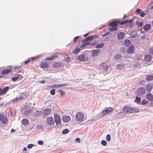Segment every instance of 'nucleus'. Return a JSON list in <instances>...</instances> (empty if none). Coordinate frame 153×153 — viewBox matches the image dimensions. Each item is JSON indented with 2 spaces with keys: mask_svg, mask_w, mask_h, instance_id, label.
<instances>
[{
  "mask_svg": "<svg viewBox=\"0 0 153 153\" xmlns=\"http://www.w3.org/2000/svg\"><path fill=\"white\" fill-rule=\"evenodd\" d=\"M123 111L124 112L129 113H134L138 111V110L136 108L131 107L127 106L123 107Z\"/></svg>",
  "mask_w": 153,
  "mask_h": 153,
  "instance_id": "nucleus-1",
  "label": "nucleus"
},
{
  "mask_svg": "<svg viewBox=\"0 0 153 153\" xmlns=\"http://www.w3.org/2000/svg\"><path fill=\"white\" fill-rule=\"evenodd\" d=\"M76 120L78 122H82L84 121V114L81 111L78 112L76 114Z\"/></svg>",
  "mask_w": 153,
  "mask_h": 153,
  "instance_id": "nucleus-2",
  "label": "nucleus"
},
{
  "mask_svg": "<svg viewBox=\"0 0 153 153\" xmlns=\"http://www.w3.org/2000/svg\"><path fill=\"white\" fill-rule=\"evenodd\" d=\"M46 122V125L50 127L53 126L55 124L54 118L51 116L47 118Z\"/></svg>",
  "mask_w": 153,
  "mask_h": 153,
  "instance_id": "nucleus-3",
  "label": "nucleus"
},
{
  "mask_svg": "<svg viewBox=\"0 0 153 153\" xmlns=\"http://www.w3.org/2000/svg\"><path fill=\"white\" fill-rule=\"evenodd\" d=\"M128 21H113L109 23V25L110 26H114L117 27L118 23L120 25H122L127 23Z\"/></svg>",
  "mask_w": 153,
  "mask_h": 153,
  "instance_id": "nucleus-4",
  "label": "nucleus"
},
{
  "mask_svg": "<svg viewBox=\"0 0 153 153\" xmlns=\"http://www.w3.org/2000/svg\"><path fill=\"white\" fill-rule=\"evenodd\" d=\"M54 121L55 123L57 125L61 123V120L59 115L57 113H55L53 114Z\"/></svg>",
  "mask_w": 153,
  "mask_h": 153,
  "instance_id": "nucleus-5",
  "label": "nucleus"
},
{
  "mask_svg": "<svg viewBox=\"0 0 153 153\" xmlns=\"http://www.w3.org/2000/svg\"><path fill=\"white\" fill-rule=\"evenodd\" d=\"M113 108L111 107L106 108L104 109L101 113L102 116H104L112 111Z\"/></svg>",
  "mask_w": 153,
  "mask_h": 153,
  "instance_id": "nucleus-6",
  "label": "nucleus"
},
{
  "mask_svg": "<svg viewBox=\"0 0 153 153\" xmlns=\"http://www.w3.org/2000/svg\"><path fill=\"white\" fill-rule=\"evenodd\" d=\"M137 94L139 96H141L145 94L146 91L145 88L143 87H140L137 90Z\"/></svg>",
  "mask_w": 153,
  "mask_h": 153,
  "instance_id": "nucleus-7",
  "label": "nucleus"
},
{
  "mask_svg": "<svg viewBox=\"0 0 153 153\" xmlns=\"http://www.w3.org/2000/svg\"><path fill=\"white\" fill-rule=\"evenodd\" d=\"M77 59L79 60L82 61H87L88 59V58L85 56V55L83 54L80 55L79 56Z\"/></svg>",
  "mask_w": 153,
  "mask_h": 153,
  "instance_id": "nucleus-8",
  "label": "nucleus"
},
{
  "mask_svg": "<svg viewBox=\"0 0 153 153\" xmlns=\"http://www.w3.org/2000/svg\"><path fill=\"white\" fill-rule=\"evenodd\" d=\"M0 120L1 121L4 123H7L8 121L7 117L2 114H0Z\"/></svg>",
  "mask_w": 153,
  "mask_h": 153,
  "instance_id": "nucleus-9",
  "label": "nucleus"
},
{
  "mask_svg": "<svg viewBox=\"0 0 153 153\" xmlns=\"http://www.w3.org/2000/svg\"><path fill=\"white\" fill-rule=\"evenodd\" d=\"M15 77H13L11 79V80L13 82H15L17 80L19 79V80H21L22 78V76L20 74H17L15 76Z\"/></svg>",
  "mask_w": 153,
  "mask_h": 153,
  "instance_id": "nucleus-10",
  "label": "nucleus"
},
{
  "mask_svg": "<svg viewBox=\"0 0 153 153\" xmlns=\"http://www.w3.org/2000/svg\"><path fill=\"white\" fill-rule=\"evenodd\" d=\"M52 112L51 109L50 108H47L44 109L43 113L44 115L47 116L50 114Z\"/></svg>",
  "mask_w": 153,
  "mask_h": 153,
  "instance_id": "nucleus-11",
  "label": "nucleus"
},
{
  "mask_svg": "<svg viewBox=\"0 0 153 153\" xmlns=\"http://www.w3.org/2000/svg\"><path fill=\"white\" fill-rule=\"evenodd\" d=\"M100 52V51L99 50H94L92 51V56L94 57L97 56Z\"/></svg>",
  "mask_w": 153,
  "mask_h": 153,
  "instance_id": "nucleus-12",
  "label": "nucleus"
},
{
  "mask_svg": "<svg viewBox=\"0 0 153 153\" xmlns=\"http://www.w3.org/2000/svg\"><path fill=\"white\" fill-rule=\"evenodd\" d=\"M153 88V85L152 84H149L146 85V90L148 91H150Z\"/></svg>",
  "mask_w": 153,
  "mask_h": 153,
  "instance_id": "nucleus-13",
  "label": "nucleus"
},
{
  "mask_svg": "<svg viewBox=\"0 0 153 153\" xmlns=\"http://www.w3.org/2000/svg\"><path fill=\"white\" fill-rule=\"evenodd\" d=\"M9 88L7 86L2 90L0 89V95H2L7 92L9 89Z\"/></svg>",
  "mask_w": 153,
  "mask_h": 153,
  "instance_id": "nucleus-14",
  "label": "nucleus"
},
{
  "mask_svg": "<svg viewBox=\"0 0 153 153\" xmlns=\"http://www.w3.org/2000/svg\"><path fill=\"white\" fill-rule=\"evenodd\" d=\"M67 85V84H55L52 86V88H58L61 87H63Z\"/></svg>",
  "mask_w": 153,
  "mask_h": 153,
  "instance_id": "nucleus-15",
  "label": "nucleus"
},
{
  "mask_svg": "<svg viewBox=\"0 0 153 153\" xmlns=\"http://www.w3.org/2000/svg\"><path fill=\"white\" fill-rule=\"evenodd\" d=\"M71 117L69 116L65 115L63 116L62 120L65 122H68L71 120Z\"/></svg>",
  "mask_w": 153,
  "mask_h": 153,
  "instance_id": "nucleus-16",
  "label": "nucleus"
},
{
  "mask_svg": "<svg viewBox=\"0 0 153 153\" xmlns=\"http://www.w3.org/2000/svg\"><path fill=\"white\" fill-rule=\"evenodd\" d=\"M152 56L149 54L146 55L144 57V59L148 62H149L151 60Z\"/></svg>",
  "mask_w": 153,
  "mask_h": 153,
  "instance_id": "nucleus-17",
  "label": "nucleus"
},
{
  "mask_svg": "<svg viewBox=\"0 0 153 153\" xmlns=\"http://www.w3.org/2000/svg\"><path fill=\"white\" fill-rule=\"evenodd\" d=\"M58 57V56L56 55H54L51 56V57H48L46 58L45 60H51L55 59L56 58Z\"/></svg>",
  "mask_w": 153,
  "mask_h": 153,
  "instance_id": "nucleus-18",
  "label": "nucleus"
},
{
  "mask_svg": "<svg viewBox=\"0 0 153 153\" xmlns=\"http://www.w3.org/2000/svg\"><path fill=\"white\" fill-rule=\"evenodd\" d=\"M134 47L133 46H130L127 50V52L128 53L132 54L134 52Z\"/></svg>",
  "mask_w": 153,
  "mask_h": 153,
  "instance_id": "nucleus-19",
  "label": "nucleus"
},
{
  "mask_svg": "<svg viewBox=\"0 0 153 153\" xmlns=\"http://www.w3.org/2000/svg\"><path fill=\"white\" fill-rule=\"evenodd\" d=\"M11 71V70L10 69H5L1 71V74H6L10 72Z\"/></svg>",
  "mask_w": 153,
  "mask_h": 153,
  "instance_id": "nucleus-20",
  "label": "nucleus"
},
{
  "mask_svg": "<svg viewBox=\"0 0 153 153\" xmlns=\"http://www.w3.org/2000/svg\"><path fill=\"white\" fill-rule=\"evenodd\" d=\"M41 67L43 68H46L48 67L49 65L48 64L45 62H43L41 63L40 65Z\"/></svg>",
  "mask_w": 153,
  "mask_h": 153,
  "instance_id": "nucleus-21",
  "label": "nucleus"
},
{
  "mask_svg": "<svg viewBox=\"0 0 153 153\" xmlns=\"http://www.w3.org/2000/svg\"><path fill=\"white\" fill-rule=\"evenodd\" d=\"M90 44V43L88 42H86L85 43L83 44H82L80 46V47L82 49H83L85 48H86V47L88 45H89Z\"/></svg>",
  "mask_w": 153,
  "mask_h": 153,
  "instance_id": "nucleus-22",
  "label": "nucleus"
},
{
  "mask_svg": "<svg viewBox=\"0 0 153 153\" xmlns=\"http://www.w3.org/2000/svg\"><path fill=\"white\" fill-rule=\"evenodd\" d=\"M124 45L126 46H128L130 45L131 43L130 41L128 39H126L123 42Z\"/></svg>",
  "mask_w": 153,
  "mask_h": 153,
  "instance_id": "nucleus-23",
  "label": "nucleus"
},
{
  "mask_svg": "<svg viewBox=\"0 0 153 153\" xmlns=\"http://www.w3.org/2000/svg\"><path fill=\"white\" fill-rule=\"evenodd\" d=\"M124 36V33L123 32H120L117 35L118 38L119 39H121L123 38Z\"/></svg>",
  "mask_w": 153,
  "mask_h": 153,
  "instance_id": "nucleus-24",
  "label": "nucleus"
},
{
  "mask_svg": "<svg viewBox=\"0 0 153 153\" xmlns=\"http://www.w3.org/2000/svg\"><path fill=\"white\" fill-rule=\"evenodd\" d=\"M151 27V25L150 24H147L145 25L143 29L146 31L148 30Z\"/></svg>",
  "mask_w": 153,
  "mask_h": 153,
  "instance_id": "nucleus-25",
  "label": "nucleus"
},
{
  "mask_svg": "<svg viewBox=\"0 0 153 153\" xmlns=\"http://www.w3.org/2000/svg\"><path fill=\"white\" fill-rule=\"evenodd\" d=\"M96 36V35L88 36V37L85 38V40L86 41L91 40H92L95 37V36Z\"/></svg>",
  "mask_w": 153,
  "mask_h": 153,
  "instance_id": "nucleus-26",
  "label": "nucleus"
},
{
  "mask_svg": "<svg viewBox=\"0 0 153 153\" xmlns=\"http://www.w3.org/2000/svg\"><path fill=\"white\" fill-rule=\"evenodd\" d=\"M109 27V30L111 31H113L116 30L117 29V27L114 26H110Z\"/></svg>",
  "mask_w": 153,
  "mask_h": 153,
  "instance_id": "nucleus-27",
  "label": "nucleus"
},
{
  "mask_svg": "<svg viewBox=\"0 0 153 153\" xmlns=\"http://www.w3.org/2000/svg\"><path fill=\"white\" fill-rule=\"evenodd\" d=\"M146 79L147 81H151L153 79V75H149L146 76Z\"/></svg>",
  "mask_w": 153,
  "mask_h": 153,
  "instance_id": "nucleus-28",
  "label": "nucleus"
},
{
  "mask_svg": "<svg viewBox=\"0 0 153 153\" xmlns=\"http://www.w3.org/2000/svg\"><path fill=\"white\" fill-rule=\"evenodd\" d=\"M23 124L25 125H26L29 123L28 121L26 119H23L22 121Z\"/></svg>",
  "mask_w": 153,
  "mask_h": 153,
  "instance_id": "nucleus-29",
  "label": "nucleus"
},
{
  "mask_svg": "<svg viewBox=\"0 0 153 153\" xmlns=\"http://www.w3.org/2000/svg\"><path fill=\"white\" fill-rule=\"evenodd\" d=\"M104 45V44L103 43H101L100 44L96 45L95 46V48H102Z\"/></svg>",
  "mask_w": 153,
  "mask_h": 153,
  "instance_id": "nucleus-30",
  "label": "nucleus"
},
{
  "mask_svg": "<svg viewBox=\"0 0 153 153\" xmlns=\"http://www.w3.org/2000/svg\"><path fill=\"white\" fill-rule=\"evenodd\" d=\"M122 57V56L120 54H117L115 55L114 56V59L116 60H118L120 59Z\"/></svg>",
  "mask_w": 153,
  "mask_h": 153,
  "instance_id": "nucleus-31",
  "label": "nucleus"
},
{
  "mask_svg": "<svg viewBox=\"0 0 153 153\" xmlns=\"http://www.w3.org/2000/svg\"><path fill=\"white\" fill-rule=\"evenodd\" d=\"M135 101L136 103L139 104L140 102L141 98L140 97L136 96V98Z\"/></svg>",
  "mask_w": 153,
  "mask_h": 153,
  "instance_id": "nucleus-32",
  "label": "nucleus"
},
{
  "mask_svg": "<svg viewBox=\"0 0 153 153\" xmlns=\"http://www.w3.org/2000/svg\"><path fill=\"white\" fill-rule=\"evenodd\" d=\"M35 58H33L31 57L29 58L28 60L25 61L24 62L25 64H27L29 62H30L31 61H32L33 59H34Z\"/></svg>",
  "mask_w": 153,
  "mask_h": 153,
  "instance_id": "nucleus-33",
  "label": "nucleus"
},
{
  "mask_svg": "<svg viewBox=\"0 0 153 153\" xmlns=\"http://www.w3.org/2000/svg\"><path fill=\"white\" fill-rule=\"evenodd\" d=\"M32 111V109H30V110H27L25 112V114L26 115H28Z\"/></svg>",
  "mask_w": 153,
  "mask_h": 153,
  "instance_id": "nucleus-34",
  "label": "nucleus"
},
{
  "mask_svg": "<svg viewBox=\"0 0 153 153\" xmlns=\"http://www.w3.org/2000/svg\"><path fill=\"white\" fill-rule=\"evenodd\" d=\"M80 51V50L79 48H76V49L74 50L73 51L74 53H77Z\"/></svg>",
  "mask_w": 153,
  "mask_h": 153,
  "instance_id": "nucleus-35",
  "label": "nucleus"
},
{
  "mask_svg": "<svg viewBox=\"0 0 153 153\" xmlns=\"http://www.w3.org/2000/svg\"><path fill=\"white\" fill-rule=\"evenodd\" d=\"M60 65V64L58 62H55L54 64H53V66L54 67H58Z\"/></svg>",
  "mask_w": 153,
  "mask_h": 153,
  "instance_id": "nucleus-36",
  "label": "nucleus"
},
{
  "mask_svg": "<svg viewBox=\"0 0 153 153\" xmlns=\"http://www.w3.org/2000/svg\"><path fill=\"white\" fill-rule=\"evenodd\" d=\"M41 112V111H36V112H35L34 114V115L36 116H39Z\"/></svg>",
  "mask_w": 153,
  "mask_h": 153,
  "instance_id": "nucleus-37",
  "label": "nucleus"
},
{
  "mask_svg": "<svg viewBox=\"0 0 153 153\" xmlns=\"http://www.w3.org/2000/svg\"><path fill=\"white\" fill-rule=\"evenodd\" d=\"M102 66H103V68L106 71H107L108 69V66L106 65V64L104 63H103L102 64Z\"/></svg>",
  "mask_w": 153,
  "mask_h": 153,
  "instance_id": "nucleus-38",
  "label": "nucleus"
},
{
  "mask_svg": "<svg viewBox=\"0 0 153 153\" xmlns=\"http://www.w3.org/2000/svg\"><path fill=\"white\" fill-rule=\"evenodd\" d=\"M146 98L150 101H153V96H146Z\"/></svg>",
  "mask_w": 153,
  "mask_h": 153,
  "instance_id": "nucleus-39",
  "label": "nucleus"
},
{
  "mask_svg": "<svg viewBox=\"0 0 153 153\" xmlns=\"http://www.w3.org/2000/svg\"><path fill=\"white\" fill-rule=\"evenodd\" d=\"M68 132L69 131L68 129H65L62 131V133L63 134H66L68 133Z\"/></svg>",
  "mask_w": 153,
  "mask_h": 153,
  "instance_id": "nucleus-40",
  "label": "nucleus"
},
{
  "mask_svg": "<svg viewBox=\"0 0 153 153\" xmlns=\"http://www.w3.org/2000/svg\"><path fill=\"white\" fill-rule=\"evenodd\" d=\"M101 144L104 146H105L107 145L106 142L104 140H102L101 141Z\"/></svg>",
  "mask_w": 153,
  "mask_h": 153,
  "instance_id": "nucleus-41",
  "label": "nucleus"
},
{
  "mask_svg": "<svg viewBox=\"0 0 153 153\" xmlns=\"http://www.w3.org/2000/svg\"><path fill=\"white\" fill-rule=\"evenodd\" d=\"M21 99H22L21 97H20L19 98H16L14 99L13 100V102H16L17 101L20 100Z\"/></svg>",
  "mask_w": 153,
  "mask_h": 153,
  "instance_id": "nucleus-42",
  "label": "nucleus"
},
{
  "mask_svg": "<svg viewBox=\"0 0 153 153\" xmlns=\"http://www.w3.org/2000/svg\"><path fill=\"white\" fill-rule=\"evenodd\" d=\"M106 140L107 141H109L110 140L111 137H110V135L109 134H107L106 135Z\"/></svg>",
  "mask_w": 153,
  "mask_h": 153,
  "instance_id": "nucleus-43",
  "label": "nucleus"
},
{
  "mask_svg": "<svg viewBox=\"0 0 153 153\" xmlns=\"http://www.w3.org/2000/svg\"><path fill=\"white\" fill-rule=\"evenodd\" d=\"M147 102L148 101L146 100H144L142 101L141 104L142 105H144L147 103Z\"/></svg>",
  "mask_w": 153,
  "mask_h": 153,
  "instance_id": "nucleus-44",
  "label": "nucleus"
},
{
  "mask_svg": "<svg viewBox=\"0 0 153 153\" xmlns=\"http://www.w3.org/2000/svg\"><path fill=\"white\" fill-rule=\"evenodd\" d=\"M55 89H52L50 91V93L52 95H54L55 94Z\"/></svg>",
  "mask_w": 153,
  "mask_h": 153,
  "instance_id": "nucleus-45",
  "label": "nucleus"
},
{
  "mask_svg": "<svg viewBox=\"0 0 153 153\" xmlns=\"http://www.w3.org/2000/svg\"><path fill=\"white\" fill-rule=\"evenodd\" d=\"M143 22H138L137 21V24L138 27H140L142 26Z\"/></svg>",
  "mask_w": 153,
  "mask_h": 153,
  "instance_id": "nucleus-46",
  "label": "nucleus"
},
{
  "mask_svg": "<svg viewBox=\"0 0 153 153\" xmlns=\"http://www.w3.org/2000/svg\"><path fill=\"white\" fill-rule=\"evenodd\" d=\"M34 146V145L32 144H28L27 146V147L28 149H30L32 148L33 146Z\"/></svg>",
  "mask_w": 153,
  "mask_h": 153,
  "instance_id": "nucleus-47",
  "label": "nucleus"
},
{
  "mask_svg": "<svg viewBox=\"0 0 153 153\" xmlns=\"http://www.w3.org/2000/svg\"><path fill=\"white\" fill-rule=\"evenodd\" d=\"M149 52L152 54H153V47H151L149 48Z\"/></svg>",
  "mask_w": 153,
  "mask_h": 153,
  "instance_id": "nucleus-48",
  "label": "nucleus"
},
{
  "mask_svg": "<svg viewBox=\"0 0 153 153\" xmlns=\"http://www.w3.org/2000/svg\"><path fill=\"white\" fill-rule=\"evenodd\" d=\"M140 13V16L141 17H143L145 14V13L143 11L141 12Z\"/></svg>",
  "mask_w": 153,
  "mask_h": 153,
  "instance_id": "nucleus-49",
  "label": "nucleus"
},
{
  "mask_svg": "<svg viewBox=\"0 0 153 153\" xmlns=\"http://www.w3.org/2000/svg\"><path fill=\"white\" fill-rule=\"evenodd\" d=\"M141 11V9L140 8H138L136 10V12L138 14H140V11Z\"/></svg>",
  "mask_w": 153,
  "mask_h": 153,
  "instance_id": "nucleus-50",
  "label": "nucleus"
},
{
  "mask_svg": "<svg viewBox=\"0 0 153 153\" xmlns=\"http://www.w3.org/2000/svg\"><path fill=\"white\" fill-rule=\"evenodd\" d=\"M75 141L76 142H78V143H80V140L79 138H76L75 139Z\"/></svg>",
  "mask_w": 153,
  "mask_h": 153,
  "instance_id": "nucleus-51",
  "label": "nucleus"
},
{
  "mask_svg": "<svg viewBox=\"0 0 153 153\" xmlns=\"http://www.w3.org/2000/svg\"><path fill=\"white\" fill-rule=\"evenodd\" d=\"M79 36H76V37H74V42H76L77 39L79 38Z\"/></svg>",
  "mask_w": 153,
  "mask_h": 153,
  "instance_id": "nucleus-52",
  "label": "nucleus"
},
{
  "mask_svg": "<svg viewBox=\"0 0 153 153\" xmlns=\"http://www.w3.org/2000/svg\"><path fill=\"white\" fill-rule=\"evenodd\" d=\"M59 92L60 93L61 95H64L65 94V92L62 91L60 90Z\"/></svg>",
  "mask_w": 153,
  "mask_h": 153,
  "instance_id": "nucleus-53",
  "label": "nucleus"
},
{
  "mask_svg": "<svg viewBox=\"0 0 153 153\" xmlns=\"http://www.w3.org/2000/svg\"><path fill=\"white\" fill-rule=\"evenodd\" d=\"M21 66H16L15 68V69L16 70H17L19 69H20L21 68Z\"/></svg>",
  "mask_w": 153,
  "mask_h": 153,
  "instance_id": "nucleus-54",
  "label": "nucleus"
},
{
  "mask_svg": "<svg viewBox=\"0 0 153 153\" xmlns=\"http://www.w3.org/2000/svg\"><path fill=\"white\" fill-rule=\"evenodd\" d=\"M38 143L39 145H42L43 143V142L42 140H39L38 141Z\"/></svg>",
  "mask_w": 153,
  "mask_h": 153,
  "instance_id": "nucleus-55",
  "label": "nucleus"
},
{
  "mask_svg": "<svg viewBox=\"0 0 153 153\" xmlns=\"http://www.w3.org/2000/svg\"><path fill=\"white\" fill-rule=\"evenodd\" d=\"M39 83L43 84L45 83V80H43L42 81H39Z\"/></svg>",
  "mask_w": 153,
  "mask_h": 153,
  "instance_id": "nucleus-56",
  "label": "nucleus"
},
{
  "mask_svg": "<svg viewBox=\"0 0 153 153\" xmlns=\"http://www.w3.org/2000/svg\"><path fill=\"white\" fill-rule=\"evenodd\" d=\"M128 21L127 22H129V23H131V22H132L133 21V19H131V20H128Z\"/></svg>",
  "mask_w": 153,
  "mask_h": 153,
  "instance_id": "nucleus-57",
  "label": "nucleus"
},
{
  "mask_svg": "<svg viewBox=\"0 0 153 153\" xmlns=\"http://www.w3.org/2000/svg\"><path fill=\"white\" fill-rule=\"evenodd\" d=\"M89 34V33H86L83 35V36L84 37L86 36Z\"/></svg>",
  "mask_w": 153,
  "mask_h": 153,
  "instance_id": "nucleus-58",
  "label": "nucleus"
},
{
  "mask_svg": "<svg viewBox=\"0 0 153 153\" xmlns=\"http://www.w3.org/2000/svg\"><path fill=\"white\" fill-rule=\"evenodd\" d=\"M96 44V42H94V43H91V44L90 43V44L89 45H95Z\"/></svg>",
  "mask_w": 153,
  "mask_h": 153,
  "instance_id": "nucleus-59",
  "label": "nucleus"
},
{
  "mask_svg": "<svg viewBox=\"0 0 153 153\" xmlns=\"http://www.w3.org/2000/svg\"><path fill=\"white\" fill-rule=\"evenodd\" d=\"M27 149L26 147H25L23 148V151H25L27 150Z\"/></svg>",
  "mask_w": 153,
  "mask_h": 153,
  "instance_id": "nucleus-60",
  "label": "nucleus"
},
{
  "mask_svg": "<svg viewBox=\"0 0 153 153\" xmlns=\"http://www.w3.org/2000/svg\"><path fill=\"white\" fill-rule=\"evenodd\" d=\"M109 34V33H105L104 35L103 36H105Z\"/></svg>",
  "mask_w": 153,
  "mask_h": 153,
  "instance_id": "nucleus-61",
  "label": "nucleus"
},
{
  "mask_svg": "<svg viewBox=\"0 0 153 153\" xmlns=\"http://www.w3.org/2000/svg\"><path fill=\"white\" fill-rule=\"evenodd\" d=\"M11 132H15V130H14V129H12L11 130Z\"/></svg>",
  "mask_w": 153,
  "mask_h": 153,
  "instance_id": "nucleus-62",
  "label": "nucleus"
},
{
  "mask_svg": "<svg viewBox=\"0 0 153 153\" xmlns=\"http://www.w3.org/2000/svg\"><path fill=\"white\" fill-rule=\"evenodd\" d=\"M147 96H152L151 94H147Z\"/></svg>",
  "mask_w": 153,
  "mask_h": 153,
  "instance_id": "nucleus-63",
  "label": "nucleus"
},
{
  "mask_svg": "<svg viewBox=\"0 0 153 153\" xmlns=\"http://www.w3.org/2000/svg\"><path fill=\"white\" fill-rule=\"evenodd\" d=\"M153 8V5L151 7V9H152Z\"/></svg>",
  "mask_w": 153,
  "mask_h": 153,
  "instance_id": "nucleus-64",
  "label": "nucleus"
}]
</instances>
